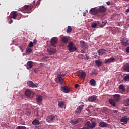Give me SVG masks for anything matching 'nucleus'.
I'll use <instances>...</instances> for the list:
<instances>
[{
  "instance_id": "f257e3e1",
  "label": "nucleus",
  "mask_w": 129,
  "mask_h": 129,
  "mask_svg": "<svg viewBox=\"0 0 129 129\" xmlns=\"http://www.w3.org/2000/svg\"><path fill=\"white\" fill-rule=\"evenodd\" d=\"M65 75H66V73L63 72L57 74V78H55V81L57 82V83L61 84V85H64V80H63L62 77L65 76Z\"/></svg>"
},
{
  "instance_id": "f03ea898",
  "label": "nucleus",
  "mask_w": 129,
  "mask_h": 129,
  "mask_svg": "<svg viewBox=\"0 0 129 129\" xmlns=\"http://www.w3.org/2000/svg\"><path fill=\"white\" fill-rule=\"evenodd\" d=\"M96 122L93 121L92 122H90V121H88L85 124L84 127L82 128V129H93L95 126L97 125Z\"/></svg>"
},
{
  "instance_id": "7ed1b4c3",
  "label": "nucleus",
  "mask_w": 129,
  "mask_h": 129,
  "mask_svg": "<svg viewBox=\"0 0 129 129\" xmlns=\"http://www.w3.org/2000/svg\"><path fill=\"white\" fill-rule=\"evenodd\" d=\"M22 16V14L18 13V12L13 11L11 13L10 18H11V19H14V20H16V19H17V20H20ZM17 17H19V18L17 17Z\"/></svg>"
},
{
  "instance_id": "20e7f679",
  "label": "nucleus",
  "mask_w": 129,
  "mask_h": 129,
  "mask_svg": "<svg viewBox=\"0 0 129 129\" xmlns=\"http://www.w3.org/2000/svg\"><path fill=\"white\" fill-rule=\"evenodd\" d=\"M73 42H69V44L68 45V49L69 52L71 53H73V52H75V51H77V48L75 46H73Z\"/></svg>"
},
{
  "instance_id": "39448f33",
  "label": "nucleus",
  "mask_w": 129,
  "mask_h": 129,
  "mask_svg": "<svg viewBox=\"0 0 129 129\" xmlns=\"http://www.w3.org/2000/svg\"><path fill=\"white\" fill-rule=\"evenodd\" d=\"M56 116L55 115H49L47 116L46 118V120L47 122H48L49 123H52V122H54Z\"/></svg>"
},
{
  "instance_id": "423d86ee",
  "label": "nucleus",
  "mask_w": 129,
  "mask_h": 129,
  "mask_svg": "<svg viewBox=\"0 0 129 129\" xmlns=\"http://www.w3.org/2000/svg\"><path fill=\"white\" fill-rule=\"evenodd\" d=\"M77 76L79 78H85L86 77V73L83 70H80L77 72Z\"/></svg>"
},
{
  "instance_id": "0eeeda50",
  "label": "nucleus",
  "mask_w": 129,
  "mask_h": 129,
  "mask_svg": "<svg viewBox=\"0 0 129 129\" xmlns=\"http://www.w3.org/2000/svg\"><path fill=\"white\" fill-rule=\"evenodd\" d=\"M128 120H129V117L127 116H123L122 117H121L120 119V121L122 122L121 124L122 125H124V124H126Z\"/></svg>"
},
{
  "instance_id": "6e6552de",
  "label": "nucleus",
  "mask_w": 129,
  "mask_h": 129,
  "mask_svg": "<svg viewBox=\"0 0 129 129\" xmlns=\"http://www.w3.org/2000/svg\"><path fill=\"white\" fill-rule=\"evenodd\" d=\"M58 44V38L56 37H52L50 39V45L53 47H56V45Z\"/></svg>"
},
{
  "instance_id": "1a4fd4ad",
  "label": "nucleus",
  "mask_w": 129,
  "mask_h": 129,
  "mask_svg": "<svg viewBox=\"0 0 129 129\" xmlns=\"http://www.w3.org/2000/svg\"><path fill=\"white\" fill-rule=\"evenodd\" d=\"M27 84L29 87L36 88L38 87V85L34 84L32 81H28Z\"/></svg>"
},
{
  "instance_id": "9d476101",
  "label": "nucleus",
  "mask_w": 129,
  "mask_h": 129,
  "mask_svg": "<svg viewBox=\"0 0 129 129\" xmlns=\"http://www.w3.org/2000/svg\"><path fill=\"white\" fill-rule=\"evenodd\" d=\"M33 5H25L23 8V11H31L33 9Z\"/></svg>"
},
{
  "instance_id": "9b49d317",
  "label": "nucleus",
  "mask_w": 129,
  "mask_h": 129,
  "mask_svg": "<svg viewBox=\"0 0 129 129\" xmlns=\"http://www.w3.org/2000/svg\"><path fill=\"white\" fill-rule=\"evenodd\" d=\"M98 11L99 13H104L106 11V8L103 6H100L98 8Z\"/></svg>"
},
{
  "instance_id": "f8f14e48",
  "label": "nucleus",
  "mask_w": 129,
  "mask_h": 129,
  "mask_svg": "<svg viewBox=\"0 0 129 129\" xmlns=\"http://www.w3.org/2000/svg\"><path fill=\"white\" fill-rule=\"evenodd\" d=\"M107 23V21L106 20H103L102 22H98V26H99V27H100V28H103V27H104V26H105V25H106V24Z\"/></svg>"
},
{
  "instance_id": "ddd939ff",
  "label": "nucleus",
  "mask_w": 129,
  "mask_h": 129,
  "mask_svg": "<svg viewBox=\"0 0 129 129\" xmlns=\"http://www.w3.org/2000/svg\"><path fill=\"white\" fill-rule=\"evenodd\" d=\"M115 62V59H114V58L112 57V58H110L109 59H107L105 60L104 63L105 64H107L108 63H112V62Z\"/></svg>"
},
{
  "instance_id": "4468645a",
  "label": "nucleus",
  "mask_w": 129,
  "mask_h": 129,
  "mask_svg": "<svg viewBox=\"0 0 129 129\" xmlns=\"http://www.w3.org/2000/svg\"><path fill=\"white\" fill-rule=\"evenodd\" d=\"M84 107V105H81V106H79L77 108L75 112L76 113H80L81 111H82V110L83 109V107Z\"/></svg>"
},
{
  "instance_id": "2eb2a0df",
  "label": "nucleus",
  "mask_w": 129,
  "mask_h": 129,
  "mask_svg": "<svg viewBox=\"0 0 129 129\" xmlns=\"http://www.w3.org/2000/svg\"><path fill=\"white\" fill-rule=\"evenodd\" d=\"M90 14L91 15H96L98 13V10L95 8H92L89 11Z\"/></svg>"
},
{
  "instance_id": "dca6fc26",
  "label": "nucleus",
  "mask_w": 129,
  "mask_h": 129,
  "mask_svg": "<svg viewBox=\"0 0 129 129\" xmlns=\"http://www.w3.org/2000/svg\"><path fill=\"white\" fill-rule=\"evenodd\" d=\"M97 96L95 95H93L91 97H89L88 100L90 102H93V101H95L96 100Z\"/></svg>"
},
{
  "instance_id": "f3484780",
  "label": "nucleus",
  "mask_w": 129,
  "mask_h": 129,
  "mask_svg": "<svg viewBox=\"0 0 129 129\" xmlns=\"http://www.w3.org/2000/svg\"><path fill=\"white\" fill-rule=\"evenodd\" d=\"M25 94L27 97H30L32 95V91L30 89H27L25 91Z\"/></svg>"
},
{
  "instance_id": "a211bd4d",
  "label": "nucleus",
  "mask_w": 129,
  "mask_h": 129,
  "mask_svg": "<svg viewBox=\"0 0 129 129\" xmlns=\"http://www.w3.org/2000/svg\"><path fill=\"white\" fill-rule=\"evenodd\" d=\"M61 91H63V92H64V93H68V92H69V89L66 86H61Z\"/></svg>"
},
{
  "instance_id": "6ab92c4d",
  "label": "nucleus",
  "mask_w": 129,
  "mask_h": 129,
  "mask_svg": "<svg viewBox=\"0 0 129 129\" xmlns=\"http://www.w3.org/2000/svg\"><path fill=\"white\" fill-rule=\"evenodd\" d=\"M106 52V50H105V49H101L98 51V54L100 56H102V55H104V54H105Z\"/></svg>"
},
{
  "instance_id": "aec40b11",
  "label": "nucleus",
  "mask_w": 129,
  "mask_h": 129,
  "mask_svg": "<svg viewBox=\"0 0 129 129\" xmlns=\"http://www.w3.org/2000/svg\"><path fill=\"white\" fill-rule=\"evenodd\" d=\"M114 99L116 102H118L120 100V95L115 94L114 95Z\"/></svg>"
},
{
  "instance_id": "412c9836",
  "label": "nucleus",
  "mask_w": 129,
  "mask_h": 129,
  "mask_svg": "<svg viewBox=\"0 0 129 129\" xmlns=\"http://www.w3.org/2000/svg\"><path fill=\"white\" fill-rule=\"evenodd\" d=\"M47 51L49 55H54L56 53L55 49H48Z\"/></svg>"
},
{
  "instance_id": "4be33fe9",
  "label": "nucleus",
  "mask_w": 129,
  "mask_h": 129,
  "mask_svg": "<svg viewBox=\"0 0 129 129\" xmlns=\"http://www.w3.org/2000/svg\"><path fill=\"white\" fill-rule=\"evenodd\" d=\"M33 67V62L32 61H28L27 63V69H31Z\"/></svg>"
},
{
  "instance_id": "5701e85b",
  "label": "nucleus",
  "mask_w": 129,
  "mask_h": 129,
  "mask_svg": "<svg viewBox=\"0 0 129 129\" xmlns=\"http://www.w3.org/2000/svg\"><path fill=\"white\" fill-rule=\"evenodd\" d=\"M36 100L38 103H41L43 100V97L41 95L38 96Z\"/></svg>"
},
{
  "instance_id": "b1692460",
  "label": "nucleus",
  "mask_w": 129,
  "mask_h": 129,
  "mask_svg": "<svg viewBox=\"0 0 129 129\" xmlns=\"http://www.w3.org/2000/svg\"><path fill=\"white\" fill-rule=\"evenodd\" d=\"M119 89L121 91V93H123L125 91V88H124V86L122 84L120 85Z\"/></svg>"
},
{
  "instance_id": "393cba45",
  "label": "nucleus",
  "mask_w": 129,
  "mask_h": 129,
  "mask_svg": "<svg viewBox=\"0 0 129 129\" xmlns=\"http://www.w3.org/2000/svg\"><path fill=\"white\" fill-rule=\"evenodd\" d=\"M61 41H62L63 43L64 44H67L69 41V39H68L67 37H63L61 38Z\"/></svg>"
},
{
  "instance_id": "a878e982",
  "label": "nucleus",
  "mask_w": 129,
  "mask_h": 129,
  "mask_svg": "<svg viewBox=\"0 0 129 129\" xmlns=\"http://www.w3.org/2000/svg\"><path fill=\"white\" fill-rule=\"evenodd\" d=\"M123 70L126 72H129V63H126L123 66Z\"/></svg>"
},
{
  "instance_id": "bb28decb",
  "label": "nucleus",
  "mask_w": 129,
  "mask_h": 129,
  "mask_svg": "<svg viewBox=\"0 0 129 129\" xmlns=\"http://www.w3.org/2000/svg\"><path fill=\"white\" fill-rule=\"evenodd\" d=\"M32 124L33 125H39V124H40V121L37 119H35L32 121Z\"/></svg>"
},
{
  "instance_id": "cd10ccee",
  "label": "nucleus",
  "mask_w": 129,
  "mask_h": 129,
  "mask_svg": "<svg viewBox=\"0 0 129 129\" xmlns=\"http://www.w3.org/2000/svg\"><path fill=\"white\" fill-rule=\"evenodd\" d=\"M99 126H100V127H106V126H107L108 124H107V123H106L104 122H101L99 123Z\"/></svg>"
},
{
  "instance_id": "c85d7f7f",
  "label": "nucleus",
  "mask_w": 129,
  "mask_h": 129,
  "mask_svg": "<svg viewBox=\"0 0 129 129\" xmlns=\"http://www.w3.org/2000/svg\"><path fill=\"white\" fill-rule=\"evenodd\" d=\"M90 84L92 86H95L96 85V82L94 79H92L90 81Z\"/></svg>"
},
{
  "instance_id": "c756f323",
  "label": "nucleus",
  "mask_w": 129,
  "mask_h": 129,
  "mask_svg": "<svg viewBox=\"0 0 129 129\" xmlns=\"http://www.w3.org/2000/svg\"><path fill=\"white\" fill-rule=\"evenodd\" d=\"M109 102L111 105H112V106H115V101H114V100L110 99L109 100Z\"/></svg>"
},
{
  "instance_id": "7c9ffc66",
  "label": "nucleus",
  "mask_w": 129,
  "mask_h": 129,
  "mask_svg": "<svg viewBox=\"0 0 129 129\" xmlns=\"http://www.w3.org/2000/svg\"><path fill=\"white\" fill-rule=\"evenodd\" d=\"M80 44L81 48H83L84 49L86 48V43L85 41H80Z\"/></svg>"
},
{
  "instance_id": "2f4dec72",
  "label": "nucleus",
  "mask_w": 129,
  "mask_h": 129,
  "mask_svg": "<svg viewBox=\"0 0 129 129\" xmlns=\"http://www.w3.org/2000/svg\"><path fill=\"white\" fill-rule=\"evenodd\" d=\"M79 120L78 119H75L73 120H71L70 123H72V124H73L74 125L75 124H77L78 123Z\"/></svg>"
},
{
  "instance_id": "473e14b6",
  "label": "nucleus",
  "mask_w": 129,
  "mask_h": 129,
  "mask_svg": "<svg viewBox=\"0 0 129 129\" xmlns=\"http://www.w3.org/2000/svg\"><path fill=\"white\" fill-rule=\"evenodd\" d=\"M95 63L96 66H98V67L101 66V65H102V62L100 61V60H96Z\"/></svg>"
},
{
  "instance_id": "72a5a7b5",
  "label": "nucleus",
  "mask_w": 129,
  "mask_h": 129,
  "mask_svg": "<svg viewBox=\"0 0 129 129\" xmlns=\"http://www.w3.org/2000/svg\"><path fill=\"white\" fill-rule=\"evenodd\" d=\"M122 46H124L125 47H126V46H128L129 45L128 41L125 40V41H123L122 42Z\"/></svg>"
},
{
  "instance_id": "f704fd0d",
  "label": "nucleus",
  "mask_w": 129,
  "mask_h": 129,
  "mask_svg": "<svg viewBox=\"0 0 129 129\" xmlns=\"http://www.w3.org/2000/svg\"><path fill=\"white\" fill-rule=\"evenodd\" d=\"M32 49H31L30 48H28L26 50V53L27 55H29V54H31V53H32Z\"/></svg>"
},
{
  "instance_id": "c9c22d12",
  "label": "nucleus",
  "mask_w": 129,
  "mask_h": 129,
  "mask_svg": "<svg viewBox=\"0 0 129 129\" xmlns=\"http://www.w3.org/2000/svg\"><path fill=\"white\" fill-rule=\"evenodd\" d=\"M123 104L124 105H126V106H128L129 105V99H127V100L123 101Z\"/></svg>"
},
{
  "instance_id": "e433bc0d",
  "label": "nucleus",
  "mask_w": 129,
  "mask_h": 129,
  "mask_svg": "<svg viewBox=\"0 0 129 129\" xmlns=\"http://www.w3.org/2000/svg\"><path fill=\"white\" fill-rule=\"evenodd\" d=\"M64 104H65V103L64 102H59L58 103V106L59 107H63V106H64Z\"/></svg>"
},
{
  "instance_id": "4c0bfd02",
  "label": "nucleus",
  "mask_w": 129,
  "mask_h": 129,
  "mask_svg": "<svg viewBox=\"0 0 129 129\" xmlns=\"http://www.w3.org/2000/svg\"><path fill=\"white\" fill-rule=\"evenodd\" d=\"M124 80L125 81H129V74H126L124 77Z\"/></svg>"
},
{
  "instance_id": "58836bf2",
  "label": "nucleus",
  "mask_w": 129,
  "mask_h": 129,
  "mask_svg": "<svg viewBox=\"0 0 129 129\" xmlns=\"http://www.w3.org/2000/svg\"><path fill=\"white\" fill-rule=\"evenodd\" d=\"M71 31H72V28L71 26H68V29L67 30V33H71Z\"/></svg>"
},
{
  "instance_id": "ea45409f",
  "label": "nucleus",
  "mask_w": 129,
  "mask_h": 129,
  "mask_svg": "<svg viewBox=\"0 0 129 129\" xmlns=\"http://www.w3.org/2000/svg\"><path fill=\"white\" fill-rule=\"evenodd\" d=\"M48 59H49V57L48 56H44L42 58L43 61H44L45 62L47 61Z\"/></svg>"
},
{
  "instance_id": "a19ab883",
  "label": "nucleus",
  "mask_w": 129,
  "mask_h": 129,
  "mask_svg": "<svg viewBox=\"0 0 129 129\" xmlns=\"http://www.w3.org/2000/svg\"><path fill=\"white\" fill-rule=\"evenodd\" d=\"M92 28H96L97 27V23H93L91 26Z\"/></svg>"
},
{
  "instance_id": "79ce46f5",
  "label": "nucleus",
  "mask_w": 129,
  "mask_h": 129,
  "mask_svg": "<svg viewBox=\"0 0 129 129\" xmlns=\"http://www.w3.org/2000/svg\"><path fill=\"white\" fill-rule=\"evenodd\" d=\"M33 46H34V44H33V42L30 41L28 45V46L29 47V48H32Z\"/></svg>"
},
{
  "instance_id": "37998d69",
  "label": "nucleus",
  "mask_w": 129,
  "mask_h": 129,
  "mask_svg": "<svg viewBox=\"0 0 129 129\" xmlns=\"http://www.w3.org/2000/svg\"><path fill=\"white\" fill-rule=\"evenodd\" d=\"M26 127L24 126H18V129H26Z\"/></svg>"
},
{
  "instance_id": "c03bdc74",
  "label": "nucleus",
  "mask_w": 129,
  "mask_h": 129,
  "mask_svg": "<svg viewBox=\"0 0 129 129\" xmlns=\"http://www.w3.org/2000/svg\"><path fill=\"white\" fill-rule=\"evenodd\" d=\"M41 3V1L40 0H38L37 2H36V7H39V5H40V4Z\"/></svg>"
},
{
  "instance_id": "a18cd8bd",
  "label": "nucleus",
  "mask_w": 129,
  "mask_h": 129,
  "mask_svg": "<svg viewBox=\"0 0 129 129\" xmlns=\"http://www.w3.org/2000/svg\"><path fill=\"white\" fill-rule=\"evenodd\" d=\"M118 113V111L115 110H113L112 111V113L113 114V113H114L115 114H116V113Z\"/></svg>"
},
{
  "instance_id": "49530a36",
  "label": "nucleus",
  "mask_w": 129,
  "mask_h": 129,
  "mask_svg": "<svg viewBox=\"0 0 129 129\" xmlns=\"http://www.w3.org/2000/svg\"><path fill=\"white\" fill-rule=\"evenodd\" d=\"M38 41H37V40L36 39H34V40H33V44H34V45H37V42Z\"/></svg>"
},
{
  "instance_id": "de8ad7c7",
  "label": "nucleus",
  "mask_w": 129,
  "mask_h": 129,
  "mask_svg": "<svg viewBox=\"0 0 129 129\" xmlns=\"http://www.w3.org/2000/svg\"><path fill=\"white\" fill-rule=\"evenodd\" d=\"M78 87H79V85L78 84L75 85V88H78Z\"/></svg>"
},
{
  "instance_id": "09e8293b",
  "label": "nucleus",
  "mask_w": 129,
  "mask_h": 129,
  "mask_svg": "<svg viewBox=\"0 0 129 129\" xmlns=\"http://www.w3.org/2000/svg\"><path fill=\"white\" fill-rule=\"evenodd\" d=\"M97 54L94 53L93 56V58H97Z\"/></svg>"
},
{
  "instance_id": "8fccbe9b",
  "label": "nucleus",
  "mask_w": 129,
  "mask_h": 129,
  "mask_svg": "<svg viewBox=\"0 0 129 129\" xmlns=\"http://www.w3.org/2000/svg\"><path fill=\"white\" fill-rule=\"evenodd\" d=\"M126 53H129V47H127L126 49Z\"/></svg>"
},
{
  "instance_id": "3c124183",
  "label": "nucleus",
  "mask_w": 129,
  "mask_h": 129,
  "mask_svg": "<svg viewBox=\"0 0 129 129\" xmlns=\"http://www.w3.org/2000/svg\"><path fill=\"white\" fill-rule=\"evenodd\" d=\"M27 115L28 116H30V115H31V112H30V111H28V112L27 113Z\"/></svg>"
},
{
  "instance_id": "603ef678",
  "label": "nucleus",
  "mask_w": 129,
  "mask_h": 129,
  "mask_svg": "<svg viewBox=\"0 0 129 129\" xmlns=\"http://www.w3.org/2000/svg\"><path fill=\"white\" fill-rule=\"evenodd\" d=\"M106 4L107 5V6H110V2H109V1L107 2Z\"/></svg>"
},
{
  "instance_id": "864d4df0",
  "label": "nucleus",
  "mask_w": 129,
  "mask_h": 129,
  "mask_svg": "<svg viewBox=\"0 0 129 129\" xmlns=\"http://www.w3.org/2000/svg\"><path fill=\"white\" fill-rule=\"evenodd\" d=\"M83 15L84 17H85V16H86V12H84L83 13Z\"/></svg>"
},
{
  "instance_id": "5fc2aeb1",
  "label": "nucleus",
  "mask_w": 129,
  "mask_h": 129,
  "mask_svg": "<svg viewBox=\"0 0 129 129\" xmlns=\"http://www.w3.org/2000/svg\"><path fill=\"white\" fill-rule=\"evenodd\" d=\"M20 49H21L22 52L23 51V47L22 46L19 47Z\"/></svg>"
},
{
  "instance_id": "6e6d98bb",
  "label": "nucleus",
  "mask_w": 129,
  "mask_h": 129,
  "mask_svg": "<svg viewBox=\"0 0 129 129\" xmlns=\"http://www.w3.org/2000/svg\"><path fill=\"white\" fill-rule=\"evenodd\" d=\"M13 23V20H11L9 22V24H12Z\"/></svg>"
},
{
  "instance_id": "4d7b16f0",
  "label": "nucleus",
  "mask_w": 129,
  "mask_h": 129,
  "mask_svg": "<svg viewBox=\"0 0 129 129\" xmlns=\"http://www.w3.org/2000/svg\"><path fill=\"white\" fill-rule=\"evenodd\" d=\"M123 1H125V2H128L129 0H122Z\"/></svg>"
},
{
  "instance_id": "13d9d810",
  "label": "nucleus",
  "mask_w": 129,
  "mask_h": 129,
  "mask_svg": "<svg viewBox=\"0 0 129 129\" xmlns=\"http://www.w3.org/2000/svg\"><path fill=\"white\" fill-rule=\"evenodd\" d=\"M118 26H120V23H118Z\"/></svg>"
},
{
  "instance_id": "bf43d9fd",
  "label": "nucleus",
  "mask_w": 129,
  "mask_h": 129,
  "mask_svg": "<svg viewBox=\"0 0 129 129\" xmlns=\"http://www.w3.org/2000/svg\"><path fill=\"white\" fill-rule=\"evenodd\" d=\"M86 13H88V10H86Z\"/></svg>"
},
{
  "instance_id": "052dcab7",
  "label": "nucleus",
  "mask_w": 129,
  "mask_h": 129,
  "mask_svg": "<svg viewBox=\"0 0 129 129\" xmlns=\"http://www.w3.org/2000/svg\"><path fill=\"white\" fill-rule=\"evenodd\" d=\"M84 51L83 50L81 51V53H84Z\"/></svg>"
},
{
  "instance_id": "680f3d73",
  "label": "nucleus",
  "mask_w": 129,
  "mask_h": 129,
  "mask_svg": "<svg viewBox=\"0 0 129 129\" xmlns=\"http://www.w3.org/2000/svg\"><path fill=\"white\" fill-rule=\"evenodd\" d=\"M33 4L35 3V1H34L33 2Z\"/></svg>"
}]
</instances>
